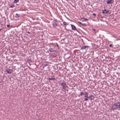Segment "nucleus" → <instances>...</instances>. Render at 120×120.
<instances>
[{"label":"nucleus","mask_w":120,"mask_h":120,"mask_svg":"<svg viewBox=\"0 0 120 120\" xmlns=\"http://www.w3.org/2000/svg\"><path fill=\"white\" fill-rule=\"evenodd\" d=\"M53 79H55V78H48V80H53Z\"/></svg>","instance_id":"9b49d317"},{"label":"nucleus","mask_w":120,"mask_h":120,"mask_svg":"<svg viewBox=\"0 0 120 120\" xmlns=\"http://www.w3.org/2000/svg\"><path fill=\"white\" fill-rule=\"evenodd\" d=\"M92 97H93V95H91L90 96L88 97V98H90Z\"/></svg>","instance_id":"a211bd4d"},{"label":"nucleus","mask_w":120,"mask_h":120,"mask_svg":"<svg viewBox=\"0 0 120 120\" xmlns=\"http://www.w3.org/2000/svg\"><path fill=\"white\" fill-rule=\"evenodd\" d=\"M71 27H72V29L73 30H76V28L75 26L72 24H71Z\"/></svg>","instance_id":"423d86ee"},{"label":"nucleus","mask_w":120,"mask_h":120,"mask_svg":"<svg viewBox=\"0 0 120 120\" xmlns=\"http://www.w3.org/2000/svg\"><path fill=\"white\" fill-rule=\"evenodd\" d=\"M15 18H18V17H20V16L19 15H18V14L17 13H16V14H15Z\"/></svg>","instance_id":"9d476101"},{"label":"nucleus","mask_w":120,"mask_h":120,"mask_svg":"<svg viewBox=\"0 0 120 120\" xmlns=\"http://www.w3.org/2000/svg\"><path fill=\"white\" fill-rule=\"evenodd\" d=\"M52 24L53 26V27L55 28H56L58 26L57 24V22H56L55 21H53L52 22Z\"/></svg>","instance_id":"f03ea898"},{"label":"nucleus","mask_w":120,"mask_h":120,"mask_svg":"<svg viewBox=\"0 0 120 120\" xmlns=\"http://www.w3.org/2000/svg\"><path fill=\"white\" fill-rule=\"evenodd\" d=\"M78 23L80 24H81V25L82 24V23L81 22H78Z\"/></svg>","instance_id":"393cba45"},{"label":"nucleus","mask_w":120,"mask_h":120,"mask_svg":"<svg viewBox=\"0 0 120 120\" xmlns=\"http://www.w3.org/2000/svg\"><path fill=\"white\" fill-rule=\"evenodd\" d=\"M63 23L64 24L65 26L68 25V24L66 22H63Z\"/></svg>","instance_id":"f3484780"},{"label":"nucleus","mask_w":120,"mask_h":120,"mask_svg":"<svg viewBox=\"0 0 120 120\" xmlns=\"http://www.w3.org/2000/svg\"><path fill=\"white\" fill-rule=\"evenodd\" d=\"M65 39V38H64V39H61V41H62L63 40V41H64V40Z\"/></svg>","instance_id":"b1692460"},{"label":"nucleus","mask_w":120,"mask_h":120,"mask_svg":"<svg viewBox=\"0 0 120 120\" xmlns=\"http://www.w3.org/2000/svg\"><path fill=\"white\" fill-rule=\"evenodd\" d=\"M85 93H86V94H85V97L88 98V93H86V92Z\"/></svg>","instance_id":"f8f14e48"},{"label":"nucleus","mask_w":120,"mask_h":120,"mask_svg":"<svg viewBox=\"0 0 120 120\" xmlns=\"http://www.w3.org/2000/svg\"><path fill=\"white\" fill-rule=\"evenodd\" d=\"M112 46V45L111 44H110L109 45V47H111Z\"/></svg>","instance_id":"bb28decb"},{"label":"nucleus","mask_w":120,"mask_h":120,"mask_svg":"<svg viewBox=\"0 0 120 120\" xmlns=\"http://www.w3.org/2000/svg\"><path fill=\"white\" fill-rule=\"evenodd\" d=\"M7 71L8 73L11 74V73L12 70L10 69H8L7 70Z\"/></svg>","instance_id":"0eeeda50"},{"label":"nucleus","mask_w":120,"mask_h":120,"mask_svg":"<svg viewBox=\"0 0 120 120\" xmlns=\"http://www.w3.org/2000/svg\"><path fill=\"white\" fill-rule=\"evenodd\" d=\"M7 27H10V25H7Z\"/></svg>","instance_id":"a878e982"},{"label":"nucleus","mask_w":120,"mask_h":120,"mask_svg":"<svg viewBox=\"0 0 120 120\" xmlns=\"http://www.w3.org/2000/svg\"><path fill=\"white\" fill-rule=\"evenodd\" d=\"M2 30V29H0V31H1Z\"/></svg>","instance_id":"7c9ffc66"},{"label":"nucleus","mask_w":120,"mask_h":120,"mask_svg":"<svg viewBox=\"0 0 120 120\" xmlns=\"http://www.w3.org/2000/svg\"><path fill=\"white\" fill-rule=\"evenodd\" d=\"M92 31L95 34L96 33V31L95 30V29H92Z\"/></svg>","instance_id":"1a4fd4ad"},{"label":"nucleus","mask_w":120,"mask_h":120,"mask_svg":"<svg viewBox=\"0 0 120 120\" xmlns=\"http://www.w3.org/2000/svg\"><path fill=\"white\" fill-rule=\"evenodd\" d=\"M117 104L118 108H120V102H118Z\"/></svg>","instance_id":"ddd939ff"},{"label":"nucleus","mask_w":120,"mask_h":120,"mask_svg":"<svg viewBox=\"0 0 120 120\" xmlns=\"http://www.w3.org/2000/svg\"><path fill=\"white\" fill-rule=\"evenodd\" d=\"M113 2L114 1L113 0H108L106 1V3L107 4L113 3Z\"/></svg>","instance_id":"20e7f679"},{"label":"nucleus","mask_w":120,"mask_h":120,"mask_svg":"<svg viewBox=\"0 0 120 120\" xmlns=\"http://www.w3.org/2000/svg\"><path fill=\"white\" fill-rule=\"evenodd\" d=\"M89 47V46L88 45L83 46L81 48V49L82 50H86Z\"/></svg>","instance_id":"7ed1b4c3"},{"label":"nucleus","mask_w":120,"mask_h":120,"mask_svg":"<svg viewBox=\"0 0 120 120\" xmlns=\"http://www.w3.org/2000/svg\"><path fill=\"white\" fill-rule=\"evenodd\" d=\"M106 10L107 11V12H109V11L108 10Z\"/></svg>","instance_id":"cd10ccee"},{"label":"nucleus","mask_w":120,"mask_h":120,"mask_svg":"<svg viewBox=\"0 0 120 120\" xmlns=\"http://www.w3.org/2000/svg\"><path fill=\"white\" fill-rule=\"evenodd\" d=\"M102 13H103L107 14V13H110L109 12H107V11L106 10H102Z\"/></svg>","instance_id":"6e6552de"},{"label":"nucleus","mask_w":120,"mask_h":120,"mask_svg":"<svg viewBox=\"0 0 120 120\" xmlns=\"http://www.w3.org/2000/svg\"><path fill=\"white\" fill-rule=\"evenodd\" d=\"M118 108L117 103H115L112 105L111 108L112 109H115Z\"/></svg>","instance_id":"f257e3e1"},{"label":"nucleus","mask_w":120,"mask_h":120,"mask_svg":"<svg viewBox=\"0 0 120 120\" xmlns=\"http://www.w3.org/2000/svg\"><path fill=\"white\" fill-rule=\"evenodd\" d=\"M92 99H91V100H92Z\"/></svg>","instance_id":"72a5a7b5"},{"label":"nucleus","mask_w":120,"mask_h":120,"mask_svg":"<svg viewBox=\"0 0 120 120\" xmlns=\"http://www.w3.org/2000/svg\"><path fill=\"white\" fill-rule=\"evenodd\" d=\"M81 19H84V20H88V19H86L85 18H81Z\"/></svg>","instance_id":"4468645a"},{"label":"nucleus","mask_w":120,"mask_h":120,"mask_svg":"<svg viewBox=\"0 0 120 120\" xmlns=\"http://www.w3.org/2000/svg\"><path fill=\"white\" fill-rule=\"evenodd\" d=\"M56 46L59 47V45H58V44L57 43H56Z\"/></svg>","instance_id":"c85d7f7f"},{"label":"nucleus","mask_w":120,"mask_h":120,"mask_svg":"<svg viewBox=\"0 0 120 120\" xmlns=\"http://www.w3.org/2000/svg\"><path fill=\"white\" fill-rule=\"evenodd\" d=\"M81 25H82V26H85L86 25V24L85 23H83V24L82 23V24Z\"/></svg>","instance_id":"aec40b11"},{"label":"nucleus","mask_w":120,"mask_h":120,"mask_svg":"<svg viewBox=\"0 0 120 120\" xmlns=\"http://www.w3.org/2000/svg\"><path fill=\"white\" fill-rule=\"evenodd\" d=\"M88 98H85L84 100L86 101H87L88 100Z\"/></svg>","instance_id":"412c9836"},{"label":"nucleus","mask_w":120,"mask_h":120,"mask_svg":"<svg viewBox=\"0 0 120 120\" xmlns=\"http://www.w3.org/2000/svg\"><path fill=\"white\" fill-rule=\"evenodd\" d=\"M92 15L93 16H95L96 15V14L94 13H93Z\"/></svg>","instance_id":"5701e85b"},{"label":"nucleus","mask_w":120,"mask_h":120,"mask_svg":"<svg viewBox=\"0 0 120 120\" xmlns=\"http://www.w3.org/2000/svg\"><path fill=\"white\" fill-rule=\"evenodd\" d=\"M19 0H14V3H17L19 1Z\"/></svg>","instance_id":"2eb2a0df"},{"label":"nucleus","mask_w":120,"mask_h":120,"mask_svg":"<svg viewBox=\"0 0 120 120\" xmlns=\"http://www.w3.org/2000/svg\"><path fill=\"white\" fill-rule=\"evenodd\" d=\"M27 33H28V34H30V33L29 32H27Z\"/></svg>","instance_id":"c756f323"},{"label":"nucleus","mask_w":120,"mask_h":120,"mask_svg":"<svg viewBox=\"0 0 120 120\" xmlns=\"http://www.w3.org/2000/svg\"><path fill=\"white\" fill-rule=\"evenodd\" d=\"M60 84L63 86V88L64 89V88L66 87H67L66 84L63 82L60 83Z\"/></svg>","instance_id":"39448f33"},{"label":"nucleus","mask_w":120,"mask_h":120,"mask_svg":"<svg viewBox=\"0 0 120 120\" xmlns=\"http://www.w3.org/2000/svg\"><path fill=\"white\" fill-rule=\"evenodd\" d=\"M15 6L14 4H12L10 7V8H13Z\"/></svg>","instance_id":"dca6fc26"},{"label":"nucleus","mask_w":120,"mask_h":120,"mask_svg":"<svg viewBox=\"0 0 120 120\" xmlns=\"http://www.w3.org/2000/svg\"><path fill=\"white\" fill-rule=\"evenodd\" d=\"M82 20L83 21H84V19H82Z\"/></svg>","instance_id":"2f4dec72"},{"label":"nucleus","mask_w":120,"mask_h":120,"mask_svg":"<svg viewBox=\"0 0 120 120\" xmlns=\"http://www.w3.org/2000/svg\"><path fill=\"white\" fill-rule=\"evenodd\" d=\"M52 50V49H50V52H54V50Z\"/></svg>","instance_id":"6ab92c4d"},{"label":"nucleus","mask_w":120,"mask_h":120,"mask_svg":"<svg viewBox=\"0 0 120 120\" xmlns=\"http://www.w3.org/2000/svg\"><path fill=\"white\" fill-rule=\"evenodd\" d=\"M64 90H65V89H65V88H64Z\"/></svg>","instance_id":"473e14b6"},{"label":"nucleus","mask_w":120,"mask_h":120,"mask_svg":"<svg viewBox=\"0 0 120 120\" xmlns=\"http://www.w3.org/2000/svg\"><path fill=\"white\" fill-rule=\"evenodd\" d=\"M83 94H84L83 93V92H80V95L81 96H82V95Z\"/></svg>","instance_id":"4be33fe9"}]
</instances>
